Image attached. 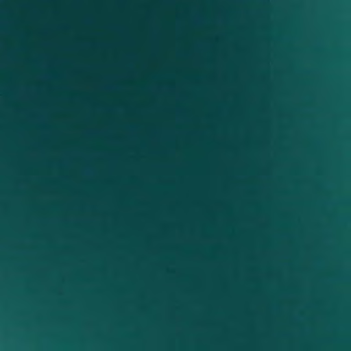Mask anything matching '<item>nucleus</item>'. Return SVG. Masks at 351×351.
Listing matches in <instances>:
<instances>
[{
  "label": "nucleus",
  "instance_id": "2",
  "mask_svg": "<svg viewBox=\"0 0 351 351\" xmlns=\"http://www.w3.org/2000/svg\"><path fill=\"white\" fill-rule=\"evenodd\" d=\"M0 88H26V85H0Z\"/></svg>",
  "mask_w": 351,
  "mask_h": 351
},
{
  "label": "nucleus",
  "instance_id": "1",
  "mask_svg": "<svg viewBox=\"0 0 351 351\" xmlns=\"http://www.w3.org/2000/svg\"><path fill=\"white\" fill-rule=\"evenodd\" d=\"M0 93H26V89H0Z\"/></svg>",
  "mask_w": 351,
  "mask_h": 351
}]
</instances>
